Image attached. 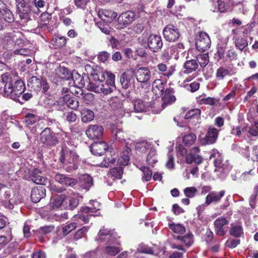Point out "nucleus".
<instances>
[{"mask_svg":"<svg viewBox=\"0 0 258 258\" xmlns=\"http://www.w3.org/2000/svg\"><path fill=\"white\" fill-rule=\"evenodd\" d=\"M64 201V196L61 195L57 196L51 203V207L53 209H61Z\"/></svg>","mask_w":258,"mask_h":258,"instance_id":"obj_47","label":"nucleus"},{"mask_svg":"<svg viewBox=\"0 0 258 258\" xmlns=\"http://www.w3.org/2000/svg\"><path fill=\"white\" fill-rule=\"evenodd\" d=\"M111 132L114 140L119 141H125L127 137L126 134L123 132L122 129L118 125H112Z\"/></svg>","mask_w":258,"mask_h":258,"instance_id":"obj_32","label":"nucleus"},{"mask_svg":"<svg viewBox=\"0 0 258 258\" xmlns=\"http://www.w3.org/2000/svg\"><path fill=\"white\" fill-rule=\"evenodd\" d=\"M199 151V148L198 147H195L192 149L191 153L187 155L186 157V162L187 164L195 163L199 164L202 163L203 159L201 156L197 154Z\"/></svg>","mask_w":258,"mask_h":258,"instance_id":"obj_25","label":"nucleus"},{"mask_svg":"<svg viewBox=\"0 0 258 258\" xmlns=\"http://www.w3.org/2000/svg\"><path fill=\"white\" fill-rule=\"evenodd\" d=\"M157 67L160 72H165L167 71L164 75L168 78L172 76L174 72V70L172 68L167 70L166 65L163 63H159Z\"/></svg>","mask_w":258,"mask_h":258,"instance_id":"obj_50","label":"nucleus"},{"mask_svg":"<svg viewBox=\"0 0 258 258\" xmlns=\"http://www.w3.org/2000/svg\"><path fill=\"white\" fill-rule=\"evenodd\" d=\"M230 233L231 235L239 237L243 233L242 227L239 225L234 226L231 228Z\"/></svg>","mask_w":258,"mask_h":258,"instance_id":"obj_60","label":"nucleus"},{"mask_svg":"<svg viewBox=\"0 0 258 258\" xmlns=\"http://www.w3.org/2000/svg\"><path fill=\"white\" fill-rule=\"evenodd\" d=\"M170 229L177 234H182L185 232V228L180 224L171 223L169 225Z\"/></svg>","mask_w":258,"mask_h":258,"instance_id":"obj_45","label":"nucleus"},{"mask_svg":"<svg viewBox=\"0 0 258 258\" xmlns=\"http://www.w3.org/2000/svg\"><path fill=\"white\" fill-rule=\"evenodd\" d=\"M78 185L84 189L89 190L93 185L92 178L88 174H82L79 177Z\"/></svg>","mask_w":258,"mask_h":258,"instance_id":"obj_33","label":"nucleus"},{"mask_svg":"<svg viewBox=\"0 0 258 258\" xmlns=\"http://www.w3.org/2000/svg\"><path fill=\"white\" fill-rule=\"evenodd\" d=\"M85 70L88 76L92 77L94 81L103 82L106 76L108 78V74L111 73L110 72L106 71L102 68L95 66H91L90 64H87L85 67Z\"/></svg>","mask_w":258,"mask_h":258,"instance_id":"obj_6","label":"nucleus"},{"mask_svg":"<svg viewBox=\"0 0 258 258\" xmlns=\"http://www.w3.org/2000/svg\"><path fill=\"white\" fill-rule=\"evenodd\" d=\"M167 161L166 163V167L169 169H173L174 166L173 154L169 150L167 154Z\"/></svg>","mask_w":258,"mask_h":258,"instance_id":"obj_62","label":"nucleus"},{"mask_svg":"<svg viewBox=\"0 0 258 258\" xmlns=\"http://www.w3.org/2000/svg\"><path fill=\"white\" fill-rule=\"evenodd\" d=\"M174 89L172 88H167L165 90L162 98L163 101L161 105L162 108L160 110H156L157 113L165 108L167 105H170L175 101L176 98L174 96Z\"/></svg>","mask_w":258,"mask_h":258,"instance_id":"obj_19","label":"nucleus"},{"mask_svg":"<svg viewBox=\"0 0 258 258\" xmlns=\"http://www.w3.org/2000/svg\"><path fill=\"white\" fill-rule=\"evenodd\" d=\"M98 15L101 20L106 23L112 22L117 16L116 12L111 10L104 9L99 10Z\"/></svg>","mask_w":258,"mask_h":258,"instance_id":"obj_24","label":"nucleus"},{"mask_svg":"<svg viewBox=\"0 0 258 258\" xmlns=\"http://www.w3.org/2000/svg\"><path fill=\"white\" fill-rule=\"evenodd\" d=\"M136 19V14L132 11L122 13L118 18V26L117 28L121 29L131 24Z\"/></svg>","mask_w":258,"mask_h":258,"instance_id":"obj_13","label":"nucleus"},{"mask_svg":"<svg viewBox=\"0 0 258 258\" xmlns=\"http://www.w3.org/2000/svg\"><path fill=\"white\" fill-rule=\"evenodd\" d=\"M40 141L42 143L47 145L53 146L57 142V140L51 133L49 128H45L40 134Z\"/></svg>","mask_w":258,"mask_h":258,"instance_id":"obj_22","label":"nucleus"},{"mask_svg":"<svg viewBox=\"0 0 258 258\" xmlns=\"http://www.w3.org/2000/svg\"><path fill=\"white\" fill-rule=\"evenodd\" d=\"M229 74L230 72L228 69L223 67H221L219 68L216 71V77L218 80H222Z\"/></svg>","mask_w":258,"mask_h":258,"instance_id":"obj_49","label":"nucleus"},{"mask_svg":"<svg viewBox=\"0 0 258 258\" xmlns=\"http://www.w3.org/2000/svg\"><path fill=\"white\" fill-rule=\"evenodd\" d=\"M89 88L91 91L97 93L108 95L115 90V75L112 73L108 74V79L105 82H90Z\"/></svg>","mask_w":258,"mask_h":258,"instance_id":"obj_2","label":"nucleus"},{"mask_svg":"<svg viewBox=\"0 0 258 258\" xmlns=\"http://www.w3.org/2000/svg\"><path fill=\"white\" fill-rule=\"evenodd\" d=\"M135 76V74L130 71L125 72L122 74L120 77V83L124 89L135 87L136 82Z\"/></svg>","mask_w":258,"mask_h":258,"instance_id":"obj_17","label":"nucleus"},{"mask_svg":"<svg viewBox=\"0 0 258 258\" xmlns=\"http://www.w3.org/2000/svg\"><path fill=\"white\" fill-rule=\"evenodd\" d=\"M92 204L93 205V208H90L88 207H82L81 209V214L77 215L74 216V219L77 220L78 223L79 224H83L81 222H83L84 224L87 223L89 221L90 216H97L99 214L93 215L92 213L96 212L99 210V204L96 201H92Z\"/></svg>","mask_w":258,"mask_h":258,"instance_id":"obj_5","label":"nucleus"},{"mask_svg":"<svg viewBox=\"0 0 258 258\" xmlns=\"http://www.w3.org/2000/svg\"><path fill=\"white\" fill-rule=\"evenodd\" d=\"M176 239L180 241L187 247L191 246L194 243L193 235L190 232L182 236H178L176 237Z\"/></svg>","mask_w":258,"mask_h":258,"instance_id":"obj_39","label":"nucleus"},{"mask_svg":"<svg viewBox=\"0 0 258 258\" xmlns=\"http://www.w3.org/2000/svg\"><path fill=\"white\" fill-rule=\"evenodd\" d=\"M201 115V110L199 109H194L189 110L185 115V119H198Z\"/></svg>","mask_w":258,"mask_h":258,"instance_id":"obj_51","label":"nucleus"},{"mask_svg":"<svg viewBox=\"0 0 258 258\" xmlns=\"http://www.w3.org/2000/svg\"><path fill=\"white\" fill-rule=\"evenodd\" d=\"M3 190L4 193L1 196V199L6 207L9 209H13L15 205H18L21 203V199L19 195L13 189L6 187Z\"/></svg>","mask_w":258,"mask_h":258,"instance_id":"obj_4","label":"nucleus"},{"mask_svg":"<svg viewBox=\"0 0 258 258\" xmlns=\"http://www.w3.org/2000/svg\"><path fill=\"white\" fill-rule=\"evenodd\" d=\"M159 102L155 100L153 102L149 101V98H145L144 100L137 99L134 104L135 111L137 112H142L149 110L150 108L152 110L159 105Z\"/></svg>","mask_w":258,"mask_h":258,"instance_id":"obj_7","label":"nucleus"},{"mask_svg":"<svg viewBox=\"0 0 258 258\" xmlns=\"http://www.w3.org/2000/svg\"><path fill=\"white\" fill-rule=\"evenodd\" d=\"M0 15L2 16L4 20L8 23H12L14 21V15L12 12L7 8Z\"/></svg>","mask_w":258,"mask_h":258,"instance_id":"obj_55","label":"nucleus"},{"mask_svg":"<svg viewBox=\"0 0 258 258\" xmlns=\"http://www.w3.org/2000/svg\"><path fill=\"white\" fill-rule=\"evenodd\" d=\"M27 85L31 90L39 91L42 86V80L36 76H32L28 80Z\"/></svg>","mask_w":258,"mask_h":258,"instance_id":"obj_34","label":"nucleus"},{"mask_svg":"<svg viewBox=\"0 0 258 258\" xmlns=\"http://www.w3.org/2000/svg\"><path fill=\"white\" fill-rule=\"evenodd\" d=\"M149 150V153L147 157V162L149 165L153 166L157 162L156 157V151L152 147Z\"/></svg>","mask_w":258,"mask_h":258,"instance_id":"obj_46","label":"nucleus"},{"mask_svg":"<svg viewBox=\"0 0 258 258\" xmlns=\"http://www.w3.org/2000/svg\"><path fill=\"white\" fill-rule=\"evenodd\" d=\"M239 29H236L232 30V34L234 35L233 39L235 40V44L236 47L240 50L242 51L245 47L248 46V42L245 38L240 37L237 36Z\"/></svg>","mask_w":258,"mask_h":258,"instance_id":"obj_27","label":"nucleus"},{"mask_svg":"<svg viewBox=\"0 0 258 258\" xmlns=\"http://www.w3.org/2000/svg\"><path fill=\"white\" fill-rule=\"evenodd\" d=\"M53 107L58 110L63 111L64 109V97L62 96L56 101L53 104Z\"/></svg>","mask_w":258,"mask_h":258,"instance_id":"obj_64","label":"nucleus"},{"mask_svg":"<svg viewBox=\"0 0 258 258\" xmlns=\"http://www.w3.org/2000/svg\"><path fill=\"white\" fill-rule=\"evenodd\" d=\"M70 94V92L66 93V105L72 109H76L79 106V102L76 98L73 97H71Z\"/></svg>","mask_w":258,"mask_h":258,"instance_id":"obj_40","label":"nucleus"},{"mask_svg":"<svg viewBox=\"0 0 258 258\" xmlns=\"http://www.w3.org/2000/svg\"><path fill=\"white\" fill-rule=\"evenodd\" d=\"M108 103L112 108L113 109H118L120 112H123L122 105L120 102V100L116 96L111 97L108 100Z\"/></svg>","mask_w":258,"mask_h":258,"instance_id":"obj_42","label":"nucleus"},{"mask_svg":"<svg viewBox=\"0 0 258 258\" xmlns=\"http://www.w3.org/2000/svg\"><path fill=\"white\" fill-rule=\"evenodd\" d=\"M117 238L118 236L115 232L103 227L99 230L95 240L98 242H107Z\"/></svg>","mask_w":258,"mask_h":258,"instance_id":"obj_14","label":"nucleus"},{"mask_svg":"<svg viewBox=\"0 0 258 258\" xmlns=\"http://www.w3.org/2000/svg\"><path fill=\"white\" fill-rule=\"evenodd\" d=\"M17 12L21 20L27 22L30 20L31 12L33 11L32 7L27 4L17 7Z\"/></svg>","mask_w":258,"mask_h":258,"instance_id":"obj_21","label":"nucleus"},{"mask_svg":"<svg viewBox=\"0 0 258 258\" xmlns=\"http://www.w3.org/2000/svg\"><path fill=\"white\" fill-rule=\"evenodd\" d=\"M197 192V189L195 187H187L183 190L185 196L188 198L194 197Z\"/></svg>","mask_w":258,"mask_h":258,"instance_id":"obj_63","label":"nucleus"},{"mask_svg":"<svg viewBox=\"0 0 258 258\" xmlns=\"http://www.w3.org/2000/svg\"><path fill=\"white\" fill-rule=\"evenodd\" d=\"M258 173V168H253L248 171L243 172L241 177L243 180H247Z\"/></svg>","mask_w":258,"mask_h":258,"instance_id":"obj_58","label":"nucleus"},{"mask_svg":"<svg viewBox=\"0 0 258 258\" xmlns=\"http://www.w3.org/2000/svg\"><path fill=\"white\" fill-rule=\"evenodd\" d=\"M229 0H217L219 11L221 13L225 12L228 8Z\"/></svg>","mask_w":258,"mask_h":258,"instance_id":"obj_59","label":"nucleus"},{"mask_svg":"<svg viewBox=\"0 0 258 258\" xmlns=\"http://www.w3.org/2000/svg\"><path fill=\"white\" fill-rule=\"evenodd\" d=\"M148 45L151 51H158L163 45L161 37L157 35H150L148 38Z\"/></svg>","mask_w":258,"mask_h":258,"instance_id":"obj_20","label":"nucleus"},{"mask_svg":"<svg viewBox=\"0 0 258 258\" xmlns=\"http://www.w3.org/2000/svg\"><path fill=\"white\" fill-rule=\"evenodd\" d=\"M197 137L193 133H190L183 136L182 139L183 143L187 146L192 145L196 140Z\"/></svg>","mask_w":258,"mask_h":258,"instance_id":"obj_48","label":"nucleus"},{"mask_svg":"<svg viewBox=\"0 0 258 258\" xmlns=\"http://www.w3.org/2000/svg\"><path fill=\"white\" fill-rule=\"evenodd\" d=\"M195 43L199 51H205L211 46L210 38L206 32H200L196 36Z\"/></svg>","mask_w":258,"mask_h":258,"instance_id":"obj_8","label":"nucleus"},{"mask_svg":"<svg viewBox=\"0 0 258 258\" xmlns=\"http://www.w3.org/2000/svg\"><path fill=\"white\" fill-rule=\"evenodd\" d=\"M81 118L83 122H88L92 121L94 117V112L87 108H84L81 110Z\"/></svg>","mask_w":258,"mask_h":258,"instance_id":"obj_38","label":"nucleus"},{"mask_svg":"<svg viewBox=\"0 0 258 258\" xmlns=\"http://www.w3.org/2000/svg\"><path fill=\"white\" fill-rule=\"evenodd\" d=\"M66 170L70 172L77 169L79 162V156L74 151L69 153L66 150Z\"/></svg>","mask_w":258,"mask_h":258,"instance_id":"obj_12","label":"nucleus"},{"mask_svg":"<svg viewBox=\"0 0 258 258\" xmlns=\"http://www.w3.org/2000/svg\"><path fill=\"white\" fill-rule=\"evenodd\" d=\"M210 159H214L215 167L218 170L221 169V172L227 173L231 169L228 161L227 160L224 161L221 154L217 151H214V153L210 156Z\"/></svg>","mask_w":258,"mask_h":258,"instance_id":"obj_9","label":"nucleus"},{"mask_svg":"<svg viewBox=\"0 0 258 258\" xmlns=\"http://www.w3.org/2000/svg\"><path fill=\"white\" fill-rule=\"evenodd\" d=\"M244 154L246 158L251 159L252 161H254L258 159V146H253L252 148V154L249 153V148H245V152Z\"/></svg>","mask_w":258,"mask_h":258,"instance_id":"obj_43","label":"nucleus"},{"mask_svg":"<svg viewBox=\"0 0 258 258\" xmlns=\"http://www.w3.org/2000/svg\"><path fill=\"white\" fill-rule=\"evenodd\" d=\"M151 147V143L146 140L137 143L135 146L138 153H146Z\"/></svg>","mask_w":258,"mask_h":258,"instance_id":"obj_36","label":"nucleus"},{"mask_svg":"<svg viewBox=\"0 0 258 258\" xmlns=\"http://www.w3.org/2000/svg\"><path fill=\"white\" fill-rule=\"evenodd\" d=\"M123 174V169L122 167H115L112 168L109 173L108 176L114 179H120L121 178Z\"/></svg>","mask_w":258,"mask_h":258,"instance_id":"obj_44","label":"nucleus"},{"mask_svg":"<svg viewBox=\"0 0 258 258\" xmlns=\"http://www.w3.org/2000/svg\"><path fill=\"white\" fill-rule=\"evenodd\" d=\"M165 83L160 79H156L152 84L153 92L157 97L162 96L164 92Z\"/></svg>","mask_w":258,"mask_h":258,"instance_id":"obj_28","label":"nucleus"},{"mask_svg":"<svg viewBox=\"0 0 258 258\" xmlns=\"http://www.w3.org/2000/svg\"><path fill=\"white\" fill-rule=\"evenodd\" d=\"M136 80L140 83H147L151 77V72L147 67H141L135 71Z\"/></svg>","mask_w":258,"mask_h":258,"instance_id":"obj_18","label":"nucleus"},{"mask_svg":"<svg viewBox=\"0 0 258 258\" xmlns=\"http://www.w3.org/2000/svg\"><path fill=\"white\" fill-rule=\"evenodd\" d=\"M248 133L250 136L258 138V120L249 127Z\"/></svg>","mask_w":258,"mask_h":258,"instance_id":"obj_61","label":"nucleus"},{"mask_svg":"<svg viewBox=\"0 0 258 258\" xmlns=\"http://www.w3.org/2000/svg\"><path fill=\"white\" fill-rule=\"evenodd\" d=\"M140 169L143 173L142 180L143 181H149L152 176L153 174L152 171L147 166H142L140 168Z\"/></svg>","mask_w":258,"mask_h":258,"instance_id":"obj_53","label":"nucleus"},{"mask_svg":"<svg viewBox=\"0 0 258 258\" xmlns=\"http://www.w3.org/2000/svg\"><path fill=\"white\" fill-rule=\"evenodd\" d=\"M108 146L104 142H96L92 144L90 147V151L95 155L101 156L107 149Z\"/></svg>","mask_w":258,"mask_h":258,"instance_id":"obj_26","label":"nucleus"},{"mask_svg":"<svg viewBox=\"0 0 258 258\" xmlns=\"http://www.w3.org/2000/svg\"><path fill=\"white\" fill-rule=\"evenodd\" d=\"M216 233L219 236H223L228 230V221L224 217L217 218L214 222Z\"/></svg>","mask_w":258,"mask_h":258,"instance_id":"obj_16","label":"nucleus"},{"mask_svg":"<svg viewBox=\"0 0 258 258\" xmlns=\"http://www.w3.org/2000/svg\"><path fill=\"white\" fill-rule=\"evenodd\" d=\"M130 149L128 147H126L125 150L120 154L117 160V163L118 165L126 166L128 164L130 159Z\"/></svg>","mask_w":258,"mask_h":258,"instance_id":"obj_37","label":"nucleus"},{"mask_svg":"<svg viewBox=\"0 0 258 258\" xmlns=\"http://www.w3.org/2000/svg\"><path fill=\"white\" fill-rule=\"evenodd\" d=\"M82 80V77L76 71H71L66 68V85L69 86V88L66 87V93L70 92L73 95L78 96L82 90L77 86L81 84Z\"/></svg>","mask_w":258,"mask_h":258,"instance_id":"obj_3","label":"nucleus"},{"mask_svg":"<svg viewBox=\"0 0 258 258\" xmlns=\"http://www.w3.org/2000/svg\"><path fill=\"white\" fill-rule=\"evenodd\" d=\"M225 191L221 190L220 191H211L207 196L206 198V203L209 205L213 202H218L224 196Z\"/></svg>","mask_w":258,"mask_h":258,"instance_id":"obj_30","label":"nucleus"},{"mask_svg":"<svg viewBox=\"0 0 258 258\" xmlns=\"http://www.w3.org/2000/svg\"><path fill=\"white\" fill-rule=\"evenodd\" d=\"M164 38L168 41L173 42L179 37L178 29L173 25H168L164 27L163 30Z\"/></svg>","mask_w":258,"mask_h":258,"instance_id":"obj_15","label":"nucleus"},{"mask_svg":"<svg viewBox=\"0 0 258 258\" xmlns=\"http://www.w3.org/2000/svg\"><path fill=\"white\" fill-rule=\"evenodd\" d=\"M55 78L58 82H61L64 78V67L59 66L55 69Z\"/></svg>","mask_w":258,"mask_h":258,"instance_id":"obj_56","label":"nucleus"},{"mask_svg":"<svg viewBox=\"0 0 258 258\" xmlns=\"http://www.w3.org/2000/svg\"><path fill=\"white\" fill-rule=\"evenodd\" d=\"M41 171L37 168L34 169L30 176L31 180L36 184L45 185L47 182L45 177L41 175Z\"/></svg>","mask_w":258,"mask_h":258,"instance_id":"obj_29","label":"nucleus"},{"mask_svg":"<svg viewBox=\"0 0 258 258\" xmlns=\"http://www.w3.org/2000/svg\"><path fill=\"white\" fill-rule=\"evenodd\" d=\"M45 196V189L43 187L33 188L31 191V198L34 203H38Z\"/></svg>","mask_w":258,"mask_h":258,"instance_id":"obj_31","label":"nucleus"},{"mask_svg":"<svg viewBox=\"0 0 258 258\" xmlns=\"http://www.w3.org/2000/svg\"><path fill=\"white\" fill-rule=\"evenodd\" d=\"M1 78L4 87L0 93L4 97L21 102L20 98L25 90L23 82L18 80L9 72L3 74Z\"/></svg>","mask_w":258,"mask_h":258,"instance_id":"obj_1","label":"nucleus"},{"mask_svg":"<svg viewBox=\"0 0 258 258\" xmlns=\"http://www.w3.org/2000/svg\"><path fill=\"white\" fill-rule=\"evenodd\" d=\"M103 130V127L101 125H91L86 131V134L90 139H99L102 135Z\"/></svg>","mask_w":258,"mask_h":258,"instance_id":"obj_23","label":"nucleus"},{"mask_svg":"<svg viewBox=\"0 0 258 258\" xmlns=\"http://www.w3.org/2000/svg\"><path fill=\"white\" fill-rule=\"evenodd\" d=\"M12 234L10 230L7 236L0 235V247L5 246L12 239Z\"/></svg>","mask_w":258,"mask_h":258,"instance_id":"obj_57","label":"nucleus"},{"mask_svg":"<svg viewBox=\"0 0 258 258\" xmlns=\"http://www.w3.org/2000/svg\"><path fill=\"white\" fill-rule=\"evenodd\" d=\"M199 63L196 59H190L185 61L184 64L183 73L190 74L195 71L198 68Z\"/></svg>","mask_w":258,"mask_h":258,"instance_id":"obj_35","label":"nucleus"},{"mask_svg":"<svg viewBox=\"0 0 258 258\" xmlns=\"http://www.w3.org/2000/svg\"><path fill=\"white\" fill-rule=\"evenodd\" d=\"M39 120V117L32 113H27L25 116V122L27 125H31Z\"/></svg>","mask_w":258,"mask_h":258,"instance_id":"obj_54","label":"nucleus"},{"mask_svg":"<svg viewBox=\"0 0 258 258\" xmlns=\"http://www.w3.org/2000/svg\"><path fill=\"white\" fill-rule=\"evenodd\" d=\"M219 131V130L215 127H210L208 128L205 136L202 137L200 136L199 137L200 143L203 145L215 143L218 139Z\"/></svg>","mask_w":258,"mask_h":258,"instance_id":"obj_11","label":"nucleus"},{"mask_svg":"<svg viewBox=\"0 0 258 258\" xmlns=\"http://www.w3.org/2000/svg\"><path fill=\"white\" fill-rule=\"evenodd\" d=\"M120 245V241L118 237L107 242L106 245L102 248V253L107 256H114L121 251Z\"/></svg>","mask_w":258,"mask_h":258,"instance_id":"obj_10","label":"nucleus"},{"mask_svg":"<svg viewBox=\"0 0 258 258\" xmlns=\"http://www.w3.org/2000/svg\"><path fill=\"white\" fill-rule=\"evenodd\" d=\"M170 247L173 249H177L182 251L181 252H173L169 255V257L170 258H182L183 253L186 251L181 245L171 243L170 244Z\"/></svg>","mask_w":258,"mask_h":258,"instance_id":"obj_41","label":"nucleus"},{"mask_svg":"<svg viewBox=\"0 0 258 258\" xmlns=\"http://www.w3.org/2000/svg\"><path fill=\"white\" fill-rule=\"evenodd\" d=\"M196 60L201 67H205L209 62L208 54L204 53L198 55Z\"/></svg>","mask_w":258,"mask_h":258,"instance_id":"obj_52","label":"nucleus"}]
</instances>
